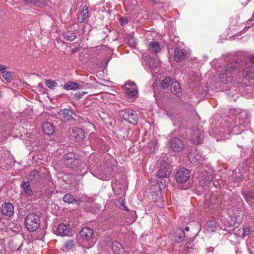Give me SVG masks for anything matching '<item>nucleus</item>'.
Wrapping results in <instances>:
<instances>
[{
	"label": "nucleus",
	"instance_id": "f257e3e1",
	"mask_svg": "<svg viewBox=\"0 0 254 254\" xmlns=\"http://www.w3.org/2000/svg\"><path fill=\"white\" fill-rule=\"evenodd\" d=\"M240 63L232 62L227 64L220 71L219 80L222 83H226L231 81V75L236 70L239 69Z\"/></svg>",
	"mask_w": 254,
	"mask_h": 254
},
{
	"label": "nucleus",
	"instance_id": "f03ea898",
	"mask_svg": "<svg viewBox=\"0 0 254 254\" xmlns=\"http://www.w3.org/2000/svg\"><path fill=\"white\" fill-rule=\"evenodd\" d=\"M64 164L67 168L77 170L80 166V160L77 155L69 152L64 155Z\"/></svg>",
	"mask_w": 254,
	"mask_h": 254
},
{
	"label": "nucleus",
	"instance_id": "7ed1b4c3",
	"mask_svg": "<svg viewBox=\"0 0 254 254\" xmlns=\"http://www.w3.org/2000/svg\"><path fill=\"white\" fill-rule=\"evenodd\" d=\"M40 219L35 213L29 214L25 219V225L27 229L30 232L36 231L40 226Z\"/></svg>",
	"mask_w": 254,
	"mask_h": 254
},
{
	"label": "nucleus",
	"instance_id": "20e7f679",
	"mask_svg": "<svg viewBox=\"0 0 254 254\" xmlns=\"http://www.w3.org/2000/svg\"><path fill=\"white\" fill-rule=\"evenodd\" d=\"M172 167L170 164L167 162L162 163L156 175L157 177L161 180H158L157 183H160L162 185H166V181L164 179L168 178L172 173Z\"/></svg>",
	"mask_w": 254,
	"mask_h": 254
},
{
	"label": "nucleus",
	"instance_id": "39448f33",
	"mask_svg": "<svg viewBox=\"0 0 254 254\" xmlns=\"http://www.w3.org/2000/svg\"><path fill=\"white\" fill-rule=\"evenodd\" d=\"M115 165L114 163L112 162L110 160H107L106 162V165L104 166L103 168L100 171L98 178L102 180H106L110 177L112 173L115 170Z\"/></svg>",
	"mask_w": 254,
	"mask_h": 254
},
{
	"label": "nucleus",
	"instance_id": "423d86ee",
	"mask_svg": "<svg viewBox=\"0 0 254 254\" xmlns=\"http://www.w3.org/2000/svg\"><path fill=\"white\" fill-rule=\"evenodd\" d=\"M68 132L69 138L73 141L80 142L85 137L84 131L79 127H73L69 128Z\"/></svg>",
	"mask_w": 254,
	"mask_h": 254
},
{
	"label": "nucleus",
	"instance_id": "0eeeda50",
	"mask_svg": "<svg viewBox=\"0 0 254 254\" xmlns=\"http://www.w3.org/2000/svg\"><path fill=\"white\" fill-rule=\"evenodd\" d=\"M168 145L175 152H180L185 147L184 142L178 137H173L170 138L168 142Z\"/></svg>",
	"mask_w": 254,
	"mask_h": 254
},
{
	"label": "nucleus",
	"instance_id": "6e6552de",
	"mask_svg": "<svg viewBox=\"0 0 254 254\" xmlns=\"http://www.w3.org/2000/svg\"><path fill=\"white\" fill-rule=\"evenodd\" d=\"M122 116L123 119L130 124L135 125L137 124L138 115L135 111L132 109H127L122 111Z\"/></svg>",
	"mask_w": 254,
	"mask_h": 254
},
{
	"label": "nucleus",
	"instance_id": "1a4fd4ad",
	"mask_svg": "<svg viewBox=\"0 0 254 254\" xmlns=\"http://www.w3.org/2000/svg\"><path fill=\"white\" fill-rule=\"evenodd\" d=\"M190 178V172L188 169L182 168L176 173L175 179L177 183L183 184L186 183Z\"/></svg>",
	"mask_w": 254,
	"mask_h": 254
},
{
	"label": "nucleus",
	"instance_id": "9d476101",
	"mask_svg": "<svg viewBox=\"0 0 254 254\" xmlns=\"http://www.w3.org/2000/svg\"><path fill=\"white\" fill-rule=\"evenodd\" d=\"M188 158L192 164L199 163L204 159V156L202 153L196 149L190 151L189 153Z\"/></svg>",
	"mask_w": 254,
	"mask_h": 254
},
{
	"label": "nucleus",
	"instance_id": "9b49d317",
	"mask_svg": "<svg viewBox=\"0 0 254 254\" xmlns=\"http://www.w3.org/2000/svg\"><path fill=\"white\" fill-rule=\"evenodd\" d=\"M93 231L89 227L83 228L79 233L80 239L83 241H89L93 237Z\"/></svg>",
	"mask_w": 254,
	"mask_h": 254
},
{
	"label": "nucleus",
	"instance_id": "f8f14e48",
	"mask_svg": "<svg viewBox=\"0 0 254 254\" xmlns=\"http://www.w3.org/2000/svg\"><path fill=\"white\" fill-rule=\"evenodd\" d=\"M244 77L247 80L254 79V64L250 63L247 64L243 70Z\"/></svg>",
	"mask_w": 254,
	"mask_h": 254
},
{
	"label": "nucleus",
	"instance_id": "ddd939ff",
	"mask_svg": "<svg viewBox=\"0 0 254 254\" xmlns=\"http://www.w3.org/2000/svg\"><path fill=\"white\" fill-rule=\"evenodd\" d=\"M59 116L67 122H74L75 119L73 117V113L68 109L60 110L59 112Z\"/></svg>",
	"mask_w": 254,
	"mask_h": 254
},
{
	"label": "nucleus",
	"instance_id": "4468645a",
	"mask_svg": "<svg viewBox=\"0 0 254 254\" xmlns=\"http://www.w3.org/2000/svg\"><path fill=\"white\" fill-rule=\"evenodd\" d=\"M203 138V133L200 129L195 128L193 129L191 134V139L194 143L196 144L201 143Z\"/></svg>",
	"mask_w": 254,
	"mask_h": 254
},
{
	"label": "nucleus",
	"instance_id": "2eb2a0df",
	"mask_svg": "<svg viewBox=\"0 0 254 254\" xmlns=\"http://www.w3.org/2000/svg\"><path fill=\"white\" fill-rule=\"evenodd\" d=\"M1 214L9 217L11 216L14 213V207L9 202L4 203L1 206Z\"/></svg>",
	"mask_w": 254,
	"mask_h": 254
},
{
	"label": "nucleus",
	"instance_id": "dca6fc26",
	"mask_svg": "<svg viewBox=\"0 0 254 254\" xmlns=\"http://www.w3.org/2000/svg\"><path fill=\"white\" fill-rule=\"evenodd\" d=\"M57 233L59 236H70L72 232L70 228L68 226L64 223H61L57 229Z\"/></svg>",
	"mask_w": 254,
	"mask_h": 254
},
{
	"label": "nucleus",
	"instance_id": "f3484780",
	"mask_svg": "<svg viewBox=\"0 0 254 254\" xmlns=\"http://www.w3.org/2000/svg\"><path fill=\"white\" fill-rule=\"evenodd\" d=\"M187 52L185 50L176 48L174 51V60L177 62H180L186 58Z\"/></svg>",
	"mask_w": 254,
	"mask_h": 254
},
{
	"label": "nucleus",
	"instance_id": "a211bd4d",
	"mask_svg": "<svg viewBox=\"0 0 254 254\" xmlns=\"http://www.w3.org/2000/svg\"><path fill=\"white\" fill-rule=\"evenodd\" d=\"M20 186L23 190V193L25 197H28L33 195V191L28 181H23Z\"/></svg>",
	"mask_w": 254,
	"mask_h": 254
},
{
	"label": "nucleus",
	"instance_id": "6ab92c4d",
	"mask_svg": "<svg viewBox=\"0 0 254 254\" xmlns=\"http://www.w3.org/2000/svg\"><path fill=\"white\" fill-rule=\"evenodd\" d=\"M24 4L30 6L42 7L46 6L47 2L45 0H23Z\"/></svg>",
	"mask_w": 254,
	"mask_h": 254
},
{
	"label": "nucleus",
	"instance_id": "aec40b11",
	"mask_svg": "<svg viewBox=\"0 0 254 254\" xmlns=\"http://www.w3.org/2000/svg\"><path fill=\"white\" fill-rule=\"evenodd\" d=\"M159 184L157 183L154 186H152L149 189V192L155 201H157V198L161 194Z\"/></svg>",
	"mask_w": 254,
	"mask_h": 254
},
{
	"label": "nucleus",
	"instance_id": "412c9836",
	"mask_svg": "<svg viewBox=\"0 0 254 254\" xmlns=\"http://www.w3.org/2000/svg\"><path fill=\"white\" fill-rule=\"evenodd\" d=\"M148 50L150 52L157 54L161 51L160 45L158 42L151 41L148 44Z\"/></svg>",
	"mask_w": 254,
	"mask_h": 254
},
{
	"label": "nucleus",
	"instance_id": "4be33fe9",
	"mask_svg": "<svg viewBox=\"0 0 254 254\" xmlns=\"http://www.w3.org/2000/svg\"><path fill=\"white\" fill-rule=\"evenodd\" d=\"M42 130L43 132L47 135H51L54 132L53 125L49 122L44 123L42 125Z\"/></svg>",
	"mask_w": 254,
	"mask_h": 254
},
{
	"label": "nucleus",
	"instance_id": "5701e85b",
	"mask_svg": "<svg viewBox=\"0 0 254 254\" xmlns=\"http://www.w3.org/2000/svg\"><path fill=\"white\" fill-rule=\"evenodd\" d=\"M88 17V9L87 6H84L82 11L77 17L79 22L82 23Z\"/></svg>",
	"mask_w": 254,
	"mask_h": 254
},
{
	"label": "nucleus",
	"instance_id": "b1692460",
	"mask_svg": "<svg viewBox=\"0 0 254 254\" xmlns=\"http://www.w3.org/2000/svg\"><path fill=\"white\" fill-rule=\"evenodd\" d=\"M171 92L177 96H179L181 94V87L179 83L177 81L172 82L171 86Z\"/></svg>",
	"mask_w": 254,
	"mask_h": 254
},
{
	"label": "nucleus",
	"instance_id": "393cba45",
	"mask_svg": "<svg viewBox=\"0 0 254 254\" xmlns=\"http://www.w3.org/2000/svg\"><path fill=\"white\" fill-rule=\"evenodd\" d=\"M242 194L247 202L251 201L254 198V190L243 191Z\"/></svg>",
	"mask_w": 254,
	"mask_h": 254
},
{
	"label": "nucleus",
	"instance_id": "a878e982",
	"mask_svg": "<svg viewBox=\"0 0 254 254\" xmlns=\"http://www.w3.org/2000/svg\"><path fill=\"white\" fill-rule=\"evenodd\" d=\"M64 88L66 90L78 89V83L73 81H68L64 85Z\"/></svg>",
	"mask_w": 254,
	"mask_h": 254
},
{
	"label": "nucleus",
	"instance_id": "bb28decb",
	"mask_svg": "<svg viewBox=\"0 0 254 254\" xmlns=\"http://www.w3.org/2000/svg\"><path fill=\"white\" fill-rule=\"evenodd\" d=\"M63 201L67 203L70 204L72 203H77L78 200L75 198L73 195L70 193H67L63 197Z\"/></svg>",
	"mask_w": 254,
	"mask_h": 254
},
{
	"label": "nucleus",
	"instance_id": "cd10ccee",
	"mask_svg": "<svg viewBox=\"0 0 254 254\" xmlns=\"http://www.w3.org/2000/svg\"><path fill=\"white\" fill-rule=\"evenodd\" d=\"M129 84L131 85V88L130 92L127 96L129 98H133L137 96L138 91L136 89V85L133 82L129 81Z\"/></svg>",
	"mask_w": 254,
	"mask_h": 254
},
{
	"label": "nucleus",
	"instance_id": "c85d7f7f",
	"mask_svg": "<svg viewBox=\"0 0 254 254\" xmlns=\"http://www.w3.org/2000/svg\"><path fill=\"white\" fill-rule=\"evenodd\" d=\"M172 82H173L170 77H167L163 79L161 82V87L164 88H167L171 86Z\"/></svg>",
	"mask_w": 254,
	"mask_h": 254
},
{
	"label": "nucleus",
	"instance_id": "c756f323",
	"mask_svg": "<svg viewBox=\"0 0 254 254\" xmlns=\"http://www.w3.org/2000/svg\"><path fill=\"white\" fill-rule=\"evenodd\" d=\"M112 250L115 253H120L122 250L123 249V247L118 242L115 241L112 243Z\"/></svg>",
	"mask_w": 254,
	"mask_h": 254
},
{
	"label": "nucleus",
	"instance_id": "7c9ffc66",
	"mask_svg": "<svg viewBox=\"0 0 254 254\" xmlns=\"http://www.w3.org/2000/svg\"><path fill=\"white\" fill-rule=\"evenodd\" d=\"M75 242L73 240H70L66 242L64 244V248L67 251L72 249L75 247Z\"/></svg>",
	"mask_w": 254,
	"mask_h": 254
},
{
	"label": "nucleus",
	"instance_id": "2f4dec72",
	"mask_svg": "<svg viewBox=\"0 0 254 254\" xmlns=\"http://www.w3.org/2000/svg\"><path fill=\"white\" fill-rule=\"evenodd\" d=\"M77 37L74 33L67 32L64 34V38L68 41H72Z\"/></svg>",
	"mask_w": 254,
	"mask_h": 254
},
{
	"label": "nucleus",
	"instance_id": "473e14b6",
	"mask_svg": "<svg viewBox=\"0 0 254 254\" xmlns=\"http://www.w3.org/2000/svg\"><path fill=\"white\" fill-rule=\"evenodd\" d=\"M39 171L36 169L32 170L29 175V179L31 181H33L35 179H38L39 177Z\"/></svg>",
	"mask_w": 254,
	"mask_h": 254
},
{
	"label": "nucleus",
	"instance_id": "72a5a7b5",
	"mask_svg": "<svg viewBox=\"0 0 254 254\" xmlns=\"http://www.w3.org/2000/svg\"><path fill=\"white\" fill-rule=\"evenodd\" d=\"M176 234L178 242H181L183 241L185 237L184 231L183 230H179Z\"/></svg>",
	"mask_w": 254,
	"mask_h": 254
},
{
	"label": "nucleus",
	"instance_id": "f704fd0d",
	"mask_svg": "<svg viewBox=\"0 0 254 254\" xmlns=\"http://www.w3.org/2000/svg\"><path fill=\"white\" fill-rule=\"evenodd\" d=\"M116 222L115 218L113 217H110L104 220V223L110 228Z\"/></svg>",
	"mask_w": 254,
	"mask_h": 254
},
{
	"label": "nucleus",
	"instance_id": "c9c22d12",
	"mask_svg": "<svg viewBox=\"0 0 254 254\" xmlns=\"http://www.w3.org/2000/svg\"><path fill=\"white\" fill-rule=\"evenodd\" d=\"M46 85L50 88L53 89L57 86V83L51 79H48L45 82Z\"/></svg>",
	"mask_w": 254,
	"mask_h": 254
},
{
	"label": "nucleus",
	"instance_id": "e433bc0d",
	"mask_svg": "<svg viewBox=\"0 0 254 254\" xmlns=\"http://www.w3.org/2000/svg\"><path fill=\"white\" fill-rule=\"evenodd\" d=\"M3 78L8 82H10L12 80V74L10 72L5 71L2 73Z\"/></svg>",
	"mask_w": 254,
	"mask_h": 254
},
{
	"label": "nucleus",
	"instance_id": "4c0bfd02",
	"mask_svg": "<svg viewBox=\"0 0 254 254\" xmlns=\"http://www.w3.org/2000/svg\"><path fill=\"white\" fill-rule=\"evenodd\" d=\"M242 230V238H243L245 237L248 236L250 233V228L249 227L243 228Z\"/></svg>",
	"mask_w": 254,
	"mask_h": 254
},
{
	"label": "nucleus",
	"instance_id": "58836bf2",
	"mask_svg": "<svg viewBox=\"0 0 254 254\" xmlns=\"http://www.w3.org/2000/svg\"><path fill=\"white\" fill-rule=\"evenodd\" d=\"M78 89L81 88H89L91 87V84L89 83L85 84L83 82H81V83H78Z\"/></svg>",
	"mask_w": 254,
	"mask_h": 254
},
{
	"label": "nucleus",
	"instance_id": "ea45409f",
	"mask_svg": "<svg viewBox=\"0 0 254 254\" xmlns=\"http://www.w3.org/2000/svg\"><path fill=\"white\" fill-rule=\"evenodd\" d=\"M87 92H77L74 94L75 98L77 99H80L82 98V97L85 94H87Z\"/></svg>",
	"mask_w": 254,
	"mask_h": 254
},
{
	"label": "nucleus",
	"instance_id": "a19ab883",
	"mask_svg": "<svg viewBox=\"0 0 254 254\" xmlns=\"http://www.w3.org/2000/svg\"><path fill=\"white\" fill-rule=\"evenodd\" d=\"M212 180L213 177L211 175L206 176L204 180L205 184L207 185L209 184L212 181Z\"/></svg>",
	"mask_w": 254,
	"mask_h": 254
},
{
	"label": "nucleus",
	"instance_id": "79ce46f5",
	"mask_svg": "<svg viewBox=\"0 0 254 254\" xmlns=\"http://www.w3.org/2000/svg\"><path fill=\"white\" fill-rule=\"evenodd\" d=\"M127 23V19L126 17H123L120 19V23L122 25H126Z\"/></svg>",
	"mask_w": 254,
	"mask_h": 254
},
{
	"label": "nucleus",
	"instance_id": "37998d69",
	"mask_svg": "<svg viewBox=\"0 0 254 254\" xmlns=\"http://www.w3.org/2000/svg\"><path fill=\"white\" fill-rule=\"evenodd\" d=\"M159 65V63L157 62H152V63L151 62H150L149 64V65L150 67H151L152 66V68L153 67H155V68H156Z\"/></svg>",
	"mask_w": 254,
	"mask_h": 254
},
{
	"label": "nucleus",
	"instance_id": "c03bdc74",
	"mask_svg": "<svg viewBox=\"0 0 254 254\" xmlns=\"http://www.w3.org/2000/svg\"><path fill=\"white\" fill-rule=\"evenodd\" d=\"M191 246H190V243L188 242V243H186L185 245V247H184V249L185 250L188 251V252H190V250L191 249Z\"/></svg>",
	"mask_w": 254,
	"mask_h": 254
},
{
	"label": "nucleus",
	"instance_id": "a18cd8bd",
	"mask_svg": "<svg viewBox=\"0 0 254 254\" xmlns=\"http://www.w3.org/2000/svg\"><path fill=\"white\" fill-rule=\"evenodd\" d=\"M6 67L5 66H4L3 65L0 64V71H1V72L2 73H3L5 71H6Z\"/></svg>",
	"mask_w": 254,
	"mask_h": 254
},
{
	"label": "nucleus",
	"instance_id": "49530a36",
	"mask_svg": "<svg viewBox=\"0 0 254 254\" xmlns=\"http://www.w3.org/2000/svg\"><path fill=\"white\" fill-rule=\"evenodd\" d=\"M125 90H126V93L127 94V95H128L131 91V88H130L129 87H127V86H126Z\"/></svg>",
	"mask_w": 254,
	"mask_h": 254
},
{
	"label": "nucleus",
	"instance_id": "de8ad7c7",
	"mask_svg": "<svg viewBox=\"0 0 254 254\" xmlns=\"http://www.w3.org/2000/svg\"><path fill=\"white\" fill-rule=\"evenodd\" d=\"M160 0H151V1L154 4H157L159 3Z\"/></svg>",
	"mask_w": 254,
	"mask_h": 254
},
{
	"label": "nucleus",
	"instance_id": "09e8293b",
	"mask_svg": "<svg viewBox=\"0 0 254 254\" xmlns=\"http://www.w3.org/2000/svg\"><path fill=\"white\" fill-rule=\"evenodd\" d=\"M251 64H254V55L251 58Z\"/></svg>",
	"mask_w": 254,
	"mask_h": 254
},
{
	"label": "nucleus",
	"instance_id": "8fccbe9b",
	"mask_svg": "<svg viewBox=\"0 0 254 254\" xmlns=\"http://www.w3.org/2000/svg\"><path fill=\"white\" fill-rule=\"evenodd\" d=\"M129 81H128L126 84V86H127V87H129L130 88H131V85H129Z\"/></svg>",
	"mask_w": 254,
	"mask_h": 254
},
{
	"label": "nucleus",
	"instance_id": "3c124183",
	"mask_svg": "<svg viewBox=\"0 0 254 254\" xmlns=\"http://www.w3.org/2000/svg\"><path fill=\"white\" fill-rule=\"evenodd\" d=\"M185 230L186 231H189L190 230V228L188 226H186L185 228Z\"/></svg>",
	"mask_w": 254,
	"mask_h": 254
},
{
	"label": "nucleus",
	"instance_id": "603ef678",
	"mask_svg": "<svg viewBox=\"0 0 254 254\" xmlns=\"http://www.w3.org/2000/svg\"><path fill=\"white\" fill-rule=\"evenodd\" d=\"M121 205H122V206H123V207H124V208L126 210H127V208H126V206H125V204H124V203H122V204H121Z\"/></svg>",
	"mask_w": 254,
	"mask_h": 254
},
{
	"label": "nucleus",
	"instance_id": "864d4df0",
	"mask_svg": "<svg viewBox=\"0 0 254 254\" xmlns=\"http://www.w3.org/2000/svg\"><path fill=\"white\" fill-rule=\"evenodd\" d=\"M238 231H239V234H240V232H241V229H238Z\"/></svg>",
	"mask_w": 254,
	"mask_h": 254
},
{
	"label": "nucleus",
	"instance_id": "5fc2aeb1",
	"mask_svg": "<svg viewBox=\"0 0 254 254\" xmlns=\"http://www.w3.org/2000/svg\"><path fill=\"white\" fill-rule=\"evenodd\" d=\"M1 92L0 91V97H1Z\"/></svg>",
	"mask_w": 254,
	"mask_h": 254
}]
</instances>
